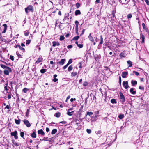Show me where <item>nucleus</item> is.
<instances>
[{"mask_svg":"<svg viewBox=\"0 0 149 149\" xmlns=\"http://www.w3.org/2000/svg\"><path fill=\"white\" fill-rule=\"evenodd\" d=\"M146 32H147L148 34H149V30L148 28H146L144 29Z\"/></svg>","mask_w":149,"mask_h":149,"instance_id":"obj_59","label":"nucleus"},{"mask_svg":"<svg viewBox=\"0 0 149 149\" xmlns=\"http://www.w3.org/2000/svg\"><path fill=\"white\" fill-rule=\"evenodd\" d=\"M31 136L33 138H35L36 137V135L35 132H33L31 134Z\"/></svg>","mask_w":149,"mask_h":149,"instance_id":"obj_23","label":"nucleus"},{"mask_svg":"<svg viewBox=\"0 0 149 149\" xmlns=\"http://www.w3.org/2000/svg\"><path fill=\"white\" fill-rule=\"evenodd\" d=\"M96 133L97 135H100L101 133V132L100 131H98L96 132Z\"/></svg>","mask_w":149,"mask_h":149,"instance_id":"obj_55","label":"nucleus"},{"mask_svg":"<svg viewBox=\"0 0 149 149\" xmlns=\"http://www.w3.org/2000/svg\"><path fill=\"white\" fill-rule=\"evenodd\" d=\"M134 88H131L130 90V92L133 95H135L136 93V91H134Z\"/></svg>","mask_w":149,"mask_h":149,"instance_id":"obj_12","label":"nucleus"},{"mask_svg":"<svg viewBox=\"0 0 149 149\" xmlns=\"http://www.w3.org/2000/svg\"><path fill=\"white\" fill-rule=\"evenodd\" d=\"M100 41L99 42V44L101 45L103 44V38L102 37V35L100 36Z\"/></svg>","mask_w":149,"mask_h":149,"instance_id":"obj_21","label":"nucleus"},{"mask_svg":"<svg viewBox=\"0 0 149 149\" xmlns=\"http://www.w3.org/2000/svg\"><path fill=\"white\" fill-rule=\"evenodd\" d=\"M75 31L77 34V35H79V33L78 32V26L79 25V22L78 21L76 20L75 22Z\"/></svg>","mask_w":149,"mask_h":149,"instance_id":"obj_4","label":"nucleus"},{"mask_svg":"<svg viewBox=\"0 0 149 149\" xmlns=\"http://www.w3.org/2000/svg\"><path fill=\"white\" fill-rule=\"evenodd\" d=\"M38 134H40L42 136H44L45 135V132L42 129L39 130L38 131Z\"/></svg>","mask_w":149,"mask_h":149,"instance_id":"obj_9","label":"nucleus"},{"mask_svg":"<svg viewBox=\"0 0 149 149\" xmlns=\"http://www.w3.org/2000/svg\"><path fill=\"white\" fill-rule=\"evenodd\" d=\"M68 65H69L67 64L66 65H65L63 67V68L64 70L65 69L68 67Z\"/></svg>","mask_w":149,"mask_h":149,"instance_id":"obj_53","label":"nucleus"},{"mask_svg":"<svg viewBox=\"0 0 149 149\" xmlns=\"http://www.w3.org/2000/svg\"><path fill=\"white\" fill-rule=\"evenodd\" d=\"M86 113L87 115H86V116L87 115H88L89 116H91L93 114V113L91 112H87Z\"/></svg>","mask_w":149,"mask_h":149,"instance_id":"obj_35","label":"nucleus"},{"mask_svg":"<svg viewBox=\"0 0 149 149\" xmlns=\"http://www.w3.org/2000/svg\"><path fill=\"white\" fill-rule=\"evenodd\" d=\"M24 35L26 36H27L29 35V32L28 31L25 32H24Z\"/></svg>","mask_w":149,"mask_h":149,"instance_id":"obj_47","label":"nucleus"},{"mask_svg":"<svg viewBox=\"0 0 149 149\" xmlns=\"http://www.w3.org/2000/svg\"><path fill=\"white\" fill-rule=\"evenodd\" d=\"M43 60V58H42L41 57H40L38 59V60L36 61V63H39L40 62L42 61Z\"/></svg>","mask_w":149,"mask_h":149,"instance_id":"obj_17","label":"nucleus"},{"mask_svg":"<svg viewBox=\"0 0 149 149\" xmlns=\"http://www.w3.org/2000/svg\"><path fill=\"white\" fill-rule=\"evenodd\" d=\"M52 43L53 47H55L56 45L58 46L60 45V43L59 42L55 41H53L52 42Z\"/></svg>","mask_w":149,"mask_h":149,"instance_id":"obj_11","label":"nucleus"},{"mask_svg":"<svg viewBox=\"0 0 149 149\" xmlns=\"http://www.w3.org/2000/svg\"><path fill=\"white\" fill-rule=\"evenodd\" d=\"M11 96L10 94H8V99H10L11 98Z\"/></svg>","mask_w":149,"mask_h":149,"instance_id":"obj_64","label":"nucleus"},{"mask_svg":"<svg viewBox=\"0 0 149 149\" xmlns=\"http://www.w3.org/2000/svg\"><path fill=\"white\" fill-rule=\"evenodd\" d=\"M88 84V83L87 82L85 81L84 82L83 84V86H87Z\"/></svg>","mask_w":149,"mask_h":149,"instance_id":"obj_42","label":"nucleus"},{"mask_svg":"<svg viewBox=\"0 0 149 149\" xmlns=\"http://www.w3.org/2000/svg\"><path fill=\"white\" fill-rule=\"evenodd\" d=\"M65 59H62L61 60V61L57 63V64H59L60 65H63L65 63Z\"/></svg>","mask_w":149,"mask_h":149,"instance_id":"obj_10","label":"nucleus"},{"mask_svg":"<svg viewBox=\"0 0 149 149\" xmlns=\"http://www.w3.org/2000/svg\"><path fill=\"white\" fill-rule=\"evenodd\" d=\"M80 6V4L79 3H77L76 4V6L77 8H78Z\"/></svg>","mask_w":149,"mask_h":149,"instance_id":"obj_39","label":"nucleus"},{"mask_svg":"<svg viewBox=\"0 0 149 149\" xmlns=\"http://www.w3.org/2000/svg\"><path fill=\"white\" fill-rule=\"evenodd\" d=\"M86 131L88 134H90L91 132V129H87Z\"/></svg>","mask_w":149,"mask_h":149,"instance_id":"obj_48","label":"nucleus"},{"mask_svg":"<svg viewBox=\"0 0 149 149\" xmlns=\"http://www.w3.org/2000/svg\"><path fill=\"white\" fill-rule=\"evenodd\" d=\"M88 38L92 42H94V40L93 37L91 36V33H90L89 36L88 37Z\"/></svg>","mask_w":149,"mask_h":149,"instance_id":"obj_14","label":"nucleus"},{"mask_svg":"<svg viewBox=\"0 0 149 149\" xmlns=\"http://www.w3.org/2000/svg\"><path fill=\"white\" fill-rule=\"evenodd\" d=\"M124 117V115L123 114H120L118 116V118L120 119H122Z\"/></svg>","mask_w":149,"mask_h":149,"instance_id":"obj_36","label":"nucleus"},{"mask_svg":"<svg viewBox=\"0 0 149 149\" xmlns=\"http://www.w3.org/2000/svg\"><path fill=\"white\" fill-rule=\"evenodd\" d=\"M61 115L60 113L59 112H58L56 113L54 115L56 117L58 118L60 117Z\"/></svg>","mask_w":149,"mask_h":149,"instance_id":"obj_29","label":"nucleus"},{"mask_svg":"<svg viewBox=\"0 0 149 149\" xmlns=\"http://www.w3.org/2000/svg\"><path fill=\"white\" fill-rule=\"evenodd\" d=\"M65 38V37L63 36H61L60 37V41L63 40Z\"/></svg>","mask_w":149,"mask_h":149,"instance_id":"obj_38","label":"nucleus"},{"mask_svg":"<svg viewBox=\"0 0 149 149\" xmlns=\"http://www.w3.org/2000/svg\"><path fill=\"white\" fill-rule=\"evenodd\" d=\"M57 132V130L56 129H53L51 132L52 134H55Z\"/></svg>","mask_w":149,"mask_h":149,"instance_id":"obj_25","label":"nucleus"},{"mask_svg":"<svg viewBox=\"0 0 149 149\" xmlns=\"http://www.w3.org/2000/svg\"><path fill=\"white\" fill-rule=\"evenodd\" d=\"M77 72H72L71 73V75L72 77H74L77 75Z\"/></svg>","mask_w":149,"mask_h":149,"instance_id":"obj_32","label":"nucleus"},{"mask_svg":"<svg viewBox=\"0 0 149 149\" xmlns=\"http://www.w3.org/2000/svg\"><path fill=\"white\" fill-rule=\"evenodd\" d=\"M72 60L71 59H70L69 60L67 64H68V65H69V64L71 63H72Z\"/></svg>","mask_w":149,"mask_h":149,"instance_id":"obj_49","label":"nucleus"},{"mask_svg":"<svg viewBox=\"0 0 149 149\" xmlns=\"http://www.w3.org/2000/svg\"><path fill=\"white\" fill-rule=\"evenodd\" d=\"M47 70L45 69H42L40 70V72L41 73H45L47 71Z\"/></svg>","mask_w":149,"mask_h":149,"instance_id":"obj_30","label":"nucleus"},{"mask_svg":"<svg viewBox=\"0 0 149 149\" xmlns=\"http://www.w3.org/2000/svg\"><path fill=\"white\" fill-rule=\"evenodd\" d=\"M127 64L128 65V67H132V62L130 61L129 60L127 61Z\"/></svg>","mask_w":149,"mask_h":149,"instance_id":"obj_20","label":"nucleus"},{"mask_svg":"<svg viewBox=\"0 0 149 149\" xmlns=\"http://www.w3.org/2000/svg\"><path fill=\"white\" fill-rule=\"evenodd\" d=\"M17 54L18 56L19 57H21V55L17 52Z\"/></svg>","mask_w":149,"mask_h":149,"instance_id":"obj_62","label":"nucleus"},{"mask_svg":"<svg viewBox=\"0 0 149 149\" xmlns=\"http://www.w3.org/2000/svg\"><path fill=\"white\" fill-rule=\"evenodd\" d=\"M31 42V40H27L26 41V44H29Z\"/></svg>","mask_w":149,"mask_h":149,"instance_id":"obj_52","label":"nucleus"},{"mask_svg":"<svg viewBox=\"0 0 149 149\" xmlns=\"http://www.w3.org/2000/svg\"><path fill=\"white\" fill-rule=\"evenodd\" d=\"M15 121L16 124H20V122L21 121V120L20 119H18V120H17L16 119H15Z\"/></svg>","mask_w":149,"mask_h":149,"instance_id":"obj_22","label":"nucleus"},{"mask_svg":"<svg viewBox=\"0 0 149 149\" xmlns=\"http://www.w3.org/2000/svg\"><path fill=\"white\" fill-rule=\"evenodd\" d=\"M79 68H82V63L81 62H79Z\"/></svg>","mask_w":149,"mask_h":149,"instance_id":"obj_58","label":"nucleus"},{"mask_svg":"<svg viewBox=\"0 0 149 149\" xmlns=\"http://www.w3.org/2000/svg\"><path fill=\"white\" fill-rule=\"evenodd\" d=\"M81 12L79 10H77L75 12V15L76 16H77L78 15H80L81 14Z\"/></svg>","mask_w":149,"mask_h":149,"instance_id":"obj_19","label":"nucleus"},{"mask_svg":"<svg viewBox=\"0 0 149 149\" xmlns=\"http://www.w3.org/2000/svg\"><path fill=\"white\" fill-rule=\"evenodd\" d=\"M72 45H69L67 46L68 49L71 48L72 47Z\"/></svg>","mask_w":149,"mask_h":149,"instance_id":"obj_60","label":"nucleus"},{"mask_svg":"<svg viewBox=\"0 0 149 149\" xmlns=\"http://www.w3.org/2000/svg\"><path fill=\"white\" fill-rule=\"evenodd\" d=\"M78 47H79V48H82L83 47V45L82 44H79L77 45Z\"/></svg>","mask_w":149,"mask_h":149,"instance_id":"obj_45","label":"nucleus"},{"mask_svg":"<svg viewBox=\"0 0 149 149\" xmlns=\"http://www.w3.org/2000/svg\"><path fill=\"white\" fill-rule=\"evenodd\" d=\"M111 102L113 104L116 103L117 102L116 101V100L115 99H112L111 100Z\"/></svg>","mask_w":149,"mask_h":149,"instance_id":"obj_31","label":"nucleus"},{"mask_svg":"<svg viewBox=\"0 0 149 149\" xmlns=\"http://www.w3.org/2000/svg\"><path fill=\"white\" fill-rule=\"evenodd\" d=\"M16 134H17V131H15L14 132L11 133V135L12 136H15Z\"/></svg>","mask_w":149,"mask_h":149,"instance_id":"obj_24","label":"nucleus"},{"mask_svg":"<svg viewBox=\"0 0 149 149\" xmlns=\"http://www.w3.org/2000/svg\"><path fill=\"white\" fill-rule=\"evenodd\" d=\"M131 83L133 86H135V85H136L137 84V82L136 81L133 80H132Z\"/></svg>","mask_w":149,"mask_h":149,"instance_id":"obj_13","label":"nucleus"},{"mask_svg":"<svg viewBox=\"0 0 149 149\" xmlns=\"http://www.w3.org/2000/svg\"><path fill=\"white\" fill-rule=\"evenodd\" d=\"M73 69V67L72 65H70L68 69V71H71Z\"/></svg>","mask_w":149,"mask_h":149,"instance_id":"obj_28","label":"nucleus"},{"mask_svg":"<svg viewBox=\"0 0 149 149\" xmlns=\"http://www.w3.org/2000/svg\"><path fill=\"white\" fill-rule=\"evenodd\" d=\"M123 85L125 89H127L129 87L127 81H124L123 83Z\"/></svg>","mask_w":149,"mask_h":149,"instance_id":"obj_8","label":"nucleus"},{"mask_svg":"<svg viewBox=\"0 0 149 149\" xmlns=\"http://www.w3.org/2000/svg\"><path fill=\"white\" fill-rule=\"evenodd\" d=\"M139 89L143 90L144 89V88L143 86H139Z\"/></svg>","mask_w":149,"mask_h":149,"instance_id":"obj_51","label":"nucleus"},{"mask_svg":"<svg viewBox=\"0 0 149 149\" xmlns=\"http://www.w3.org/2000/svg\"><path fill=\"white\" fill-rule=\"evenodd\" d=\"M79 36H75L72 39L74 40H77L79 39Z\"/></svg>","mask_w":149,"mask_h":149,"instance_id":"obj_34","label":"nucleus"},{"mask_svg":"<svg viewBox=\"0 0 149 149\" xmlns=\"http://www.w3.org/2000/svg\"><path fill=\"white\" fill-rule=\"evenodd\" d=\"M25 10L27 14H28V12H29L33 13V7L32 5H30L25 8Z\"/></svg>","mask_w":149,"mask_h":149,"instance_id":"obj_1","label":"nucleus"},{"mask_svg":"<svg viewBox=\"0 0 149 149\" xmlns=\"http://www.w3.org/2000/svg\"><path fill=\"white\" fill-rule=\"evenodd\" d=\"M10 107L8 105H7L5 107V109H9L10 108Z\"/></svg>","mask_w":149,"mask_h":149,"instance_id":"obj_61","label":"nucleus"},{"mask_svg":"<svg viewBox=\"0 0 149 149\" xmlns=\"http://www.w3.org/2000/svg\"><path fill=\"white\" fill-rule=\"evenodd\" d=\"M141 38L142 39V40L141 41V43H143L144 42L145 40V36L141 34Z\"/></svg>","mask_w":149,"mask_h":149,"instance_id":"obj_16","label":"nucleus"},{"mask_svg":"<svg viewBox=\"0 0 149 149\" xmlns=\"http://www.w3.org/2000/svg\"><path fill=\"white\" fill-rule=\"evenodd\" d=\"M74 111H73L71 112L68 111L67 112V114L69 116H72L74 113Z\"/></svg>","mask_w":149,"mask_h":149,"instance_id":"obj_33","label":"nucleus"},{"mask_svg":"<svg viewBox=\"0 0 149 149\" xmlns=\"http://www.w3.org/2000/svg\"><path fill=\"white\" fill-rule=\"evenodd\" d=\"M142 26L144 29H145L146 28L145 24L144 23H142Z\"/></svg>","mask_w":149,"mask_h":149,"instance_id":"obj_57","label":"nucleus"},{"mask_svg":"<svg viewBox=\"0 0 149 149\" xmlns=\"http://www.w3.org/2000/svg\"><path fill=\"white\" fill-rule=\"evenodd\" d=\"M116 11L114 10H113L111 12V14L112 15L113 17H114L115 16V14L116 13Z\"/></svg>","mask_w":149,"mask_h":149,"instance_id":"obj_37","label":"nucleus"},{"mask_svg":"<svg viewBox=\"0 0 149 149\" xmlns=\"http://www.w3.org/2000/svg\"><path fill=\"white\" fill-rule=\"evenodd\" d=\"M10 59L12 61H13L14 60L13 56L12 55H10Z\"/></svg>","mask_w":149,"mask_h":149,"instance_id":"obj_56","label":"nucleus"},{"mask_svg":"<svg viewBox=\"0 0 149 149\" xmlns=\"http://www.w3.org/2000/svg\"><path fill=\"white\" fill-rule=\"evenodd\" d=\"M20 135L23 138V137H24V132H21L20 133Z\"/></svg>","mask_w":149,"mask_h":149,"instance_id":"obj_44","label":"nucleus"},{"mask_svg":"<svg viewBox=\"0 0 149 149\" xmlns=\"http://www.w3.org/2000/svg\"><path fill=\"white\" fill-rule=\"evenodd\" d=\"M28 89L26 88H24V89H23L22 90V91L23 92H24V93H26L27 91H28Z\"/></svg>","mask_w":149,"mask_h":149,"instance_id":"obj_40","label":"nucleus"},{"mask_svg":"<svg viewBox=\"0 0 149 149\" xmlns=\"http://www.w3.org/2000/svg\"><path fill=\"white\" fill-rule=\"evenodd\" d=\"M59 123H62V124H65L66 123V121H61V122H59Z\"/></svg>","mask_w":149,"mask_h":149,"instance_id":"obj_63","label":"nucleus"},{"mask_svg":"<svg viewBox=\"0 0 149 149\" xmlns=\"http://www.w3.org/2000/svg\"><path fill=\"white\" fill-rule=\"evenodd\" d=\"M12 143L15 146H19V145L14 140H12Z\"/></svg>","mask_w":149,"mask_h":149,"instance_id":"obj_26","label":"nucleus"},{"mask_svg":"<svg viewBox=\"0 0 149 149\" xmlns=\"http://www.w3.org/2000/svg\"><path fill=\"white\" fill-rule=\"evenodd\" d=\"M57 77V75L56 74H55L54 75L53 77H54V79H53L52 81L54 82H56L58 81V79L56 78Z\"/></svg>","mask_w":149,"mask_h":149,"instance_id":"obj_15","label":"nucleus"},{"mask_svg":"<svg viewBox=\"0 0 149 149\" xmlns=\"http://www.w3.org/2000/svg\"><path fill=\"white\" fill-rule=\"evenodd\" d=\"M119 56L121 58H122V57H124L125 56L124 54L123 53H121L120 54Z\"/></svg>","mask_w":149,"mask_h":149,"instance_id":"obj_43","label":"nucleus"},{"mask_svg":"<svg viewBox=\"0 0 149 149\" xmlns=\"http://www.w3.org/2000/svg\"><path fill=\"white\" fill-rule=\"evenodd\" d=\"M23 121L24 122V124L27 127H29L31 126V123L28 120L25 119Z\"/></svg>","mask_w":149,"mask_h":149,"instance_id":"obj_3","label":"nucleus"},{"mask_svg":"<svg viewBox=\"0 0 149 149\" xmlns=\"http://www.w3.org/2000/svg\"><path fill=\"white\" fill-rule=\"evenodd\" d=\"M1 66L2 68L3 69H5V70H8L10 71V72H11L12 71V70L11 68L8 66H6L3 64H1L0 65Z\"/></svg>","mask_w":149,"mask_h":149,"instance_id":"obj_2","label":"nucleus"},{"mask_svg":"<svg viewBox=\"0 0 149 149\" xmlns=\"http://www.w3.org/2000/svg\"><path fill=\"white\" fill-rule=\"evenodd\" d=\"M119 83L120 86L121 84V79L120 76L119 77Z\"/></svg>","mask_w":149,"mask_h":149,"instance_id":"obj_50","label":"nucleus"},{"mask_svg":"<svg viewBox=\"0 0 149 149\" xmlns=\"http://www.w3.org/2000/svg\"><path fill=\"white\" fill-rule=\"evenodd\" d=\"M120 99L122 100V101L123 103H124L125 100V99L124 96L121 92L120 93Z\"/></svg>","mask_w":149,"mask_h":149,"instance_id":"obj_6","label":"nucleus"},{"mask_svg":"<svg viewBox=\"0 0 149 149\" xmlns=\"http://www.w3.org/2000/svg\"><path fill=\"white\" fill-rule=\"evenodd\" d=\"M145 2L146 3V4L148 5L149 6V1L148 0H144Z\"/></svg>","mask_w":149,"mask_h":149,"instance_id":"obj_54","label":"nucleus"},{"mask_svg":"<svg viewBox=\"0 0 149 149\" xmlns=\"http://www.w3.org/2000/svg\"><path fill=\"white\" fill-rule=\"evenodd\" d=\"M133 72L135 73L136 76H138L139 75V73L137 71H133Z\"/></svg>","mask_w":149,"mask_h":149,"instance_id":"obj_46","label":"nucleus"},{"mask_svg":"<svg viewBox=\"0 0 149 149\" xmlns=\"http://www.w3.org/2000/svg\"><path fill=\"white\" fill-rule=\"evenodd\" d=\"M14 47L15 48L18 47L20 50L22 51L23 52H25V49L24 48L22 47L19 45H15Z\"/></svg>","mask_w":149,"mask_h":149,"instance_id":"obj_5","label":"nucleus"},{"mask_svg":"<svg viewBox=\"0 0 149 149\" xmlns=\"http://www.w3.org/2000/svg\"><path fill=\"white\" fill-rule=\"evenodd\" d=\"M132 15L131 14H128L127 16V17L128 19L131 18L132 17Z\"/></svg>","mask_w":149,"mask_h":149,"instance_id":"obj_41","label":"nucleus"},{"mask_svg":"<svg viewBox=\"0 0 149 149\" xmlns=\"http://www.w3.org/2000/svg\"><path fill=\"white\" fill-rule=\"evenodd\" d=\"M4 73L5 74L9 75V72H10V71L8 70H4L3 71Z\"/></svg>","mask_w":149,"mask_h":149,"instance_id":"obj_27","label":"nucleus"},{"mask_svg":"<svg viewBox=\"0 0 149 149\" xmlns=\"http://www.w3.org/2000/svg\"><path fill=\"white\" fill-rule=\"evenodd\" d=\"M128 75V72L127 71H125L122 72L121 76L123 78H125Z\"/></svg>","mask_w":149,"mask_h":149,"instance_id":"obj_7","label":"nucleus"},{"mask_svg":"<svg viewBox=\"0 0 149 149\" xmlns=\"http://www.w3.org/2000/svg\"><path fill=\"white\" fill-rule=\"evenodd\" d=\"M3 26L4 27L3 31L2 32L3 33H4L6 32L7 29V25L6 24H4Z\"/></svg>","mask_w":149,"mask_h":149,"instance_id":"obj_18","label":"nucleus"}]
</instances>
